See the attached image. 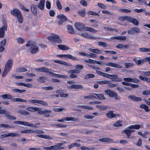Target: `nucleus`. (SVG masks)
Listing matches in <instances>:
<instances>
[{
    "mask_svg": "<svg viewBox=\"0 0 150 150\" xmlns=\"http://www.w3.org/2000/svg\"><path fill=\"white\" fill-rule=\"evenodd\" d=\"M11 100L13 102H26V100H23L20 98H13L11 96Z\"/></svg>",
    "mask_w": 150,
    "mask_h": 150,
    "instance_id": "nucleus-33",
    "label": "nucleus"
},
{
    "mask_svg": "<svg viewBox=\"0 0 150 150\" xmlns=\"http://www.w3.org/2000/svg\"><path fill=\"white\" fill-rule=\"evenodd\" d=\"M13 64V60L10 59L7 61L6 64V66H11Z\"/></svg>",
    "mask_w": 150,
    "mask_h": 150,
    "instance_id": "nucleus-51",
    "label": "nucleus"
},
{
    "mask_svg": "<svg viewBox=\"0 0 150 150\" xmlns=\"http://www.w3.org/2000/svg\"><path fill=\"white\" fill-rule=\"evenodd\" d=\"M1 127L8 129L11 128L12 127L6 124L3 123L0 124V128Z\"/></svg>",
    "mask_w": 150,
    "mask_h": 150,
    "instance_id": "nucleus-43",
    "label": "nucleus"
},
{
    "mask_svg": "<svg viewBox=\"0 0 150 150\" xmlns=\"http://www.w3.org/2000/svg\"><path fill=\"white\" fill-rule=\"evenodd\" d=\"M46 80V77L44 76H40L38 79H37V81H38L43 83L45 82Z\"/></svg>",
    "mask_w": 150,
    "mask_h": 150,
    "instance_id": "nucleus-37",
    "label": "nucleus"
},
{
    "mask_svg": "<svg viewBox=\"0 0 150 150\" xmlns=\"http://www.w3.org/2000/svg\"><path fill=\"white\" fill-rule=\"evenodd\" d=\"M99 141L103 142H106L108 143H112L113 142V139H111L108 138H102L99 139Z\"/></svg>",
    "mask_w": 150,
    "mask_h": 150,
    "instance_id": "nucleus-26",
    "label": "nucleus"
},
{
    "mask_svg": "<svg viewBox=\"0 0 150 150\" xmlns=\"http://www.w3.org/2000/svg\"><path fill=\"white\" fill-rule=\"evenodd\" d=\"M35 110V111H37L38 114H43V110L42 111L41 108L36 107Z\"/></svg>",
    "mask_w": 150,
    "mask_h": 150,
    "instance_id": "nucleus-52",
    "label": "nucleus"
},
{
    "mask_svg": "<svg viewBox=\"0 0 150 150\" xmlns=\"http://www.w3.org/2000/svg\"><path fill=\"white\" fill-rule=\"evenodd\" d=\"M18 42L19 44H21L23 43L24 41V39L22 38L19 37L17 38Z\"/></svg>",
    "mask_w": 150,
    "mask_h": 150,
    "instance_id": "nucleus-62",
    "label": "nucleus"
},
{
    "mask_svg": "<svg viewBox=\"0 0 150 150\" xmlns=\"http://www.w3.org/2000/svg\"><path fill=\"white\" fill-rule=\"evenodd\" d=\"M67 28L69 33L71 34H74V29L72 26L70 25H68L67 26Z\"/></svg>",
    "mask_w": 150,
    "mask_h": 150,
    "instance_id": "nucleus-27",
    "label": "nucleus"
},
{
    "mask_svg": "<svg viewBox=\"0 0 150 150\" xmlns=\"http://www.w3.org/2000/svg\"><path fill=\"white\" fill-rule=\"evenodd\" d=\"M128 98L133 101H140L142 100V98L136 97L134 96H128Z\"/></svg>",
    "mask_w": 150,
    "mask_h": 150,
    "instance_id": "nucleus-21",
    "label": "nucleus"
},
{
    "mask_svg": "<svg viewBox=\"0 0 150 150\" xmlns=\"http://www.w3.org/2000/svg\"><path fill=\"white\" fill-rule=\"evenodd\" d=\"M63 145V143H58L55 145L52 146V149L54 150L63 149L64 147L61 146Z\"/></svg>",
    "mask_w": 150,
    "mask_h": 150,
    "instance_id": "nucleus-15",
    "label": "nucleus"
},
{
    "mask_svg": "<svg viewBox=\"0 0 150 150\" xmlns=\"http://www.w3.org/2000/svg\"><path fill=\"white\" fill-rule=\"evenodd\" d=\"M22 133L25 134H32L33 133V130L32 129L24 130L21 131Z\"/></svg>",
    "mask_w": 150,
    "mask_h": 150,
    "instance_id": "nucleus-41",
    "label": "nucleus"
},
{
    "mask_svg": "<svg viewBox=\"0 0 150 150\" xmlns=\"http://www.w3.org/2000/svg\"><path fill=\"white\" fill-rule=\"evenodd\" d=\"M69 88L71 89L74 88L75 89H82L83 88V87L82 86L79 84H74L71 85L69 87Z\"/></svg>",
    "mask_w": 150,
    "mask_h": 150,
    "instance_id": "nucleus-28",
    "label": "nucleus"
},
{
    "mask_svg": "<svg viewBox=\"0 0 150 150\" xmlns=\"http://www.w3.org/2000/svg\"><path fill=\"white\" fill-rule=\"evenodd\" d=\"M96 99H99L100 100H105V98L104 96L102 94H97Z\"/></svg>",
    "mask_w": 150,
    "mask_h": 150,
    "instance_id": "nucleus-46",
    "label": "nucleus"
},
{
    "mask_svg": "<svg viewBox=\"0 0 150 150\" xmlns=\"http://www.w3.org/2000/svg\"><path fill=\"white\" fill-rule=\"evenodd\" d=\"M45 0H40V3L38 4V6L41 10H43L44 8Z\"/></svg>",
    "mask_w": 150,
    "mask_h": 150,
    "instance_id": "nucleus-17",
    "label": "nucleus"
},
{
    "mask_svg": "<svg viewBox=\"0 0 150 150\" xmlns=\"http://www.w3.org/2000/svg\"><path fill=\"white\" fill-rule=\"evenodd\" d=\"M3 25L0 28V37L3 38L4 36L5 30H7L6 24V22H3Z\"/></svg>",
    "mask_w": 150,
    "mask_h": 150,
    "instance_id": "nucleus-11",
    "label": "nucleus"
},
{
    "mask_svg": "<svg viewBox=\"0 0 150 150\" xmlns=\"http://www.w3.org/2000/svg\"><path fill=\"white\" fill-rule=\"evenodd\" d=\"M88 50L93 53H95L98 54H102L101 51L98 49H93L91 48H89L88 49Z\"/></svg>",
    "mask_w": 150,
    "mask_h": 150,
    "instance_id": "nucleus-25",
    "label": "nucleus"
},
{
    "mask_svg": "<svg viewBox=\"0 0 150 150\" xmlns=\"http://www.w3.org/2000/svg\"><path fill=\"white\" fill-rule=\"evenodd\" d=\"M96 107L100 110L103 111L105 110L108 108V106L103 105H96Z\"/></svg>",
    "mask_w": 150,
    "mask_h": 150,
    "instance_id": "nucleus-40",
    "label": "nucleus"
},
{
    "mask_svg": "<svg viewBox=\"0 0 150 150\" xmlns=\"http://www.w3.org/2000/svg\"><path fill=\"white\" fill-rule=\"evenodd\" d=\"M26 46L28 47L30 52L32 54L37 53L39 51V48L36 44L31 41L28 42Z\"/></svg>",
    "mask_w": 150,
    "mask_h": 150,
    "instance_id": "nucleus-3",
    "label": "nucleus"
},
{
    "mask_svg": "<svg viewBox=\"0 0 150 150\" xmlns=\"http://www.w3.org/2000/svg\"><path fill=\"white\" fill-rule=\"evenodd\" d=\"M78 13L80 16L84 17L85 14V9H84L83 10H79L78 11Z\"/></svg>",
    "mask_w": 150,
    "mask_h": 150,
    "instance_id": "nucleus-47",
    "label": "nucleus"
},
{
    "mask_svg": "<svg viewBox=\"0 0 150 150\" xmlns=\"http://www.w3.org/2000/svg\"><path fill=\"white\" fill-rule=\"evenodd\" d=\"M98 45L102 46L103 47H106L107 46V44L103 42H98Z\"/></svg>",
    "mask_w": 150,
    "mask_h": 150,
    "instance_id": "nucleus-58",
    "label": "nucleus"
},
{
    "mask_svg": "<svg viewBox=\"0 0 150 150\" xmlns=\"http://www.w3.org/2000/svg\"><path fill=\"white\" fill-rule=\"evenodd\" d=\"M14 123L16 124H20L28 127H30L33 128L37 127V126L36 125H40V123H36L35 124H34L28 122L20 121H16L14 122Z\"/></svg>",
    "mask_w": 150,
    "mask_h": 150,
    "instance_id": "nucleus-6",
    "label": "nucleus"
},
{
    "mask_svg": "<svg viewBox=\"0 0 150 150\" xmlns=\"http://www.w3.org/2000/svg\"><path fill=\"white\" fill-rule=\"evenodd\" d=\"M53 110L55 112H59L65 110L64 108H54L53 109Z\"/></svg>",
    "mask_w": 150,
    "mask_h": 150,
    "instance_id": "nucleus-55",
    "label": "nucleus"
},
{
    "mask_svg": "<svg viewBox=\"0 0 150 150\" xmlns=\"http://www.w3.org/2000/svg\"><path fill=\"white\" fill-rule=\"evenodd\" d=\"M104 52L107 53H109L110 54H116L117 52L113 51H104Z\"/></svg>",
    "mask_w": 150,
    "mask_h": 150,
    "instance_id": "nucleus-63",
    "label": "nucleus"
},
{
    "mask_svg": "<svg viewBox=\"0 0 150 150\" xmlns=\"http://www.w3.org/2000/svg\"><path fill=\"white\" fill-rule=\"evenodd\" d=\"M141 127V126L139 125H132L127 128H126L125 130H123L122 132V133H124L126 134L127 136V138L130 139V136L131 133L135 131L133 130V129H138Z\"/></svg>",
    "mask_w": 150,
    "mask_h": 150,
    "instance_id": "nucleus-2",
    "label": "nucleus"
},
{
    "mask_svg": "<svg viewBox=\"0 0 150 150\" xmlns=\"http://www.w3.org/2000/svg\"><path fill=\"white\" fill-rule=\"evenodd\" d=\"M57 17L59 20L63 21L64 22L66 21L67 20V18L63 14L58 15L57 16Z\"/></svg>",
    "mask_w": 150,
    "mask_h": 150,
    "instance_id": "nucleus-29",
    "label": "nucleus"
},
{
    "mask_svg": "<svg viewBox=\"0 0 150 150\" xmlns=\"http://www.w3.org/2000/svg\"><path fill=\"white\" fill-rule=\"evenodd\" d=\"M11 68V66H5L4 71L2 74V77L5 76L9 72Z\"/></svg>",
    "mask_w": 150,
    "mask_h": 150,
    "instance_id": "nucleus-19",
    "label": "nucleus"
},
{
    "mask_svg": "<svg viewBox=\"0 0 150 150\" xmlns=\"http://www.w3.org/2000/svg\"><path fill=\"white\" fill-rule=\"evenodd\" d=\"M81 108H83L85 109H88L90 110H93V108L90 106H86L85 105H79V106Z\"/></svg>",
    "mask_w": 150,
    "mask_h": 150,
    "instance_id": "nucleus-45",
    "label": "nucleus"
},
{
    "mask_svg": "<svg viewBox=\"0 0 150 150\" xmlns=\"http://www.w3.org/2000/svg\"><path fill=\"white\" fill-rule=\"evenodd\" d=\"M142 52H149L150 51V49L146 48H142L139 49Z\"/></svg>",
    "mask_w": 150,
    "mask_h": 150,
    "instance_id": "nucleus-54",
    "label": "nucleus"
},
{
    "mask_svg": "<svg viewBox=\"0 0 150 150\" xmlns=\"http://www.w3.org/2000/svg\"><path fill=\"white\" fill-rule=\"evenodd\" d=\"M59 49L65 51L68 50L69 48L65 45H57Z\"/></svg>",
    "mask_w": 150,
    "mask_h": 150,
    "instance_id": "nucleus-24",
    "label": "nucleus"
},
{
    "mask_svg": "<svg viewBox=\"0 0 150 150\" xmlns=\"http://www.w3.org/2000/svg\"><path fill=\"white\" fill-rule=\"evenodd\" d=\"M52 111L50 110H43V114H45V117H48L50 116V114L51 113Z\"/></svg>",
    "mask_w": 150,
    "mask_h": 150,
    "instance_id": "nucleus-34",
    "label": "nucleus"
},
{
    "mask_svg": "<svg viewBox=\"0 0 150 150\" xmlns=\"http://www.w3.org/2000/svg\"><path fill=\"white\" fill-rule=\"evenodd\" d=\"M1 98H2L4 99H11V96L9 94H6L1 95L0 96Z\"/></svg>",
    "mask_w": 150,
    "mask_h": 150,
    "instance_id": "nucleus-42",
    "label": "nucleus"
},
{
    "mask_svg": "<svg viewBox=\"0 0 150 150\" xmlns=\"http://www.w3.org/2000/svg\"><path fill=\"white\" fill-rule=\"evenodd\" d=\"M91 99L96 98L97 94L96 93H91L89 94Z\"/></svg>",
    "mask_w": 150,
    "mask_h": 150,
    "instance_id": "nucleus-64",
    "label": "nucleus"
},
{
    "mask_svg": "<svg viewBox=\"0 0 150 150\" xmlns=\"http://www.w3.org/2000/svg\"><path fill=\"white\" fill-rule=\"evenodd\" d=\"M36 70L38 72H43L46 73H49L50 75L53 76L60 78V74H57L53 73L50 72V70L45 67H42L40 68L36 69Z\"/></svg>",
    "mask_w": 150,
    "mask_h": 150,
    "instance_id": "nucleus-8",
    "label": "nucleus"
},
{
    "mask_svg": "<svg viewBox=\"0 0 150 150\" xmlns=\"http://www.w3.org/2000/svg\"><path fill=\"white\" fill-rule=\"evenodd\" d=\"M11 14L14 16H16L19 23H22L23 22V17L20 11L17 8H14L11 11Z\"/></svg>",
    "mask_w": 150,
    "mask_h": 150,
    "instance_id": "nucleus-4",
    "label": "nucleus"
},
{
    "mask_svg": "<svg viewBox=\"0 0 150 150\" xmlns=\"http://www.w3.org/2000/svg\"><path fill=\"white\" fill-rule=\"evenodd\" d=\"M64 121H78L79 120V119L77 118H75L74 117H65L64 118Z\"/></svg>",
    "mask_w": 150,
    "mask_h": 150,
    "instance_id": "nucleus-22",
    "label": "nucleus"
},
{
    "mask_svg": "<svg viewBox=\"0 0 150 150\" xmlns=\"http://www.w3.org/2000/svg\"><path fill=\"white\" fill-rule=\"evenodd\" d=\"M106 115L108 117L110 118L114 117L116 116V115L113 113V112L112 111L107 113Z\"/></svg>",
    "mask_w": 150,
    "mask_h": 150,
    "instance_id": "nucleus-32",
    "label": "nucleus"
},
{
    "mask_svg": "<svg viewBox=\"0 0 150 150\" xmlns=\"http://www.w3.org/2000/svg\"><path fill=\"white\" fill-rule=\"evenodd\" d=\"M56 4L57 6L58 9L59 10L62 9V6L59 0L57 1Z\"/></svg>",
    "mask_w": 150,
    "mask_h": 150,
    "instance_id": "nucleus-61",
    "label": "nucleus"
},
{
    "mask_svg": "<svg viewBox=\"0 0 150 150\" xmlns=\"http://www.w3.org/2000/svg\"><path fill=\"white\" fill-rule=\"evenodd\" d=\"M74 25L76 28L80 31H83V26H84L83 24L79 22L76 23Z\"/></svg>",
    "mask_w": 150,
    "mask_h": 150,
    "instance_id": "nucleus-14",
    "label": "nucleus"
},
{
    "mask_svg": "<svg viewBox=\"0 0 150 150\" xmlns=\"http://www.w3.org/2000/svg\"><path fill=\"white\" fill-rule=\"evenodd\" d=\"M36 107H29L27 108L26 110L31 112H35Z\"/></svg>",
    "mask_w": 150,
    "mask_h": 150,
    "instance_id": "nucleus-56",
    "label": "nucleus"
},
{
    "mask_svg": "<svg viewBox=\"0 0 150 150\" xmlns=\"http://www.w3.org/2000/svg\"><path fill=\"white\" fill-rule=\"evenodd\" d=\"M139 79L142 80L146 81L147 82L150 83V78L148 77L143 76L140 75L139 77Z\"/></svg>",
    "mask_w": 150,
    "mask_h": 150,
    "instance_id": "nucleus-31",
    "label": "nucleus"
},
{
    "mask_svg": "<svg viewBox=\"0 0 150 150\" xmlns=\"http://www.w3.org/2000/svg\"><path fill=\"white\" fill-rule=\"evenodd\" d=\"M54 62L55 63H59L64 66H69V64L67 63L64 61L58 60H54Z\"/></svg>",
    "mask_w": 150,
    "mask_h": 150,
    "instance_id": "nucleus-35",
    "label": "nucleus"
},
{
    "mask_svg": "<svg viewBox=\"0 0 150 150\" xmlns=\"http://www.w3.org/2000/svg\"><path fill=\"white\" fill-rule=\"evenodd\" d=\"M122 122L121 121H117L114 123L113 125L115 127H121L122 126Z\"/></svg>",
    "mask_w": 150,
    "mask_h": 150,
    "instance_id": "nucleus-39",
    "label": "nucleus"
},
{
    "mask_svg": "<svg viewBox=\"0 0 150 150\" xmlns=\"http://www.w3.org/2000/svg\"><path fill=\"white\" fill-rule=\"evenodd\" d=\"M81 36L90 39L96 40L99 39H100V38H98L93 36L90 34H88L87 33H83L81 34Z\"/></svg>",
    "mask_w": 150,
    "mask_h": 150,
    "instance_id": "nucleus-13",
    "label": "nucleus"
},
{
    "mask_svg": "<svg viewBox=\"0 0 150 150\" xmlns=\"http://www.w3.org/2000/svg\"><path fill=\"white\" fill-rule=\"evenodd\" d=\"M119 11L125 13H130L131 11L130 10L127 9H120L119 10Z\"/></svg>",
    "mask_w": 150,
    "mask_h": 150,
    "instance_id": "nucleus-60",
    "label": "nucleus"
},
{
    "mask_svg": "<svg viewBox=\"0 0 150 150\" xmlns=\"http://www.w3.org/2000/svg\"><path fill=\"white\" fill-rule=\"evenodd\" d=\"M36 136L40 138H43L45 139H49L50 140L52 139V137L48 135L39 134L36 135Z\"/></svg>",
    "mask_w": 150,
    "mask_h": 150,
    "instance_id": "nucleus-20",
    "label": "nucleus"
},
{
    "mask_svg": "<svg viewBox=\"0 0 150 150\" xmlns=\"http://www.w3.org/2000/svg\"><path fill=\"white\" fill-rule=\"evenodd\" d=\"M116 47L117 48L119 49H122L123 48L127 49L129 47V46L128 45H124L123 44H119L116 46Z\"/></svg>",
    "mask_w": 150,
    "mask_h": 150,
    "instance_id": "nucleus-38",
    "label": "nucleus"
},
{
    "mask_svg": "<svg viewBox=\"0 0 150 150\" xmlns=\"http://www.w3.org/2000/svg\"><path fill=\"white\" fill-rule=\"evenodd\" d=\"M17 71L18 72H25L27 71V69L23 68V67H21L19 68H18L17 69Z\"/></svg>",
    "mask_w": 150,
    "mask_h": 150,
    "instance_id": "nucleus-57",
    "label": "nucleus"
},
{
    "mask_svg": "<svg viewBox=\"0 0 150 150\" xmlns=\"http://www.w3.org/2000/svg\"><path fill=\"white\" fill-rule=\"evenodd\" d=\"M18 112L20 114L23 115H28L29 114L28 112L23 110H19L18 111Z\"/></svg>",
    "mask_w": 150,
    "mask_h": 150,
    "instance_id": "nucleus-50",
    "label": "nucleus"
},
{
    "mask_svg": "<svg viewBox=\"0 0 150 150\" xmlns=\"http://www.w3.org/2000/svg\"><path fill=\"white\" fill-rule=\"evenodd\" d=\"M5 116L6 117H7L8 118L10 119H12V120H15L16 118L13 117V116L11 115H8L7 114V112L6 111V114H5Z\"/></svg>",
    "mask_w": 150,
    "mask_h": 150,
    "instance_id": "nucleus-53",
    "label": "nucleus"
},
{
    "mask_svg": "<svg viewBox=\"0 0 150 150\" xmlns=\"http://www.w3.org/2000/svg\"><path fill=\"white\" fill-rule=\"evenodd\" d=\"M28 102L29 103L35 104L36 105L40 104L46 106H47L48 105V103L42 100H29Z\"/></svg>",
    "mask_w": 150,
    "mask_h": 150,
    "instance_id": "nucleus-9",
    "label": "nucleus"
},
{
    "mask_svg": "<svg viewBox=\"0 0 150 150\" xmlns=\"http://www.w3.org/2000/svg\"><path fill=\"white\" fill-rule=\"evenodd\" d=\"M47 39L52 42L60 43L62 42V40L59 38V36L56 34H53L51 36L48 37Z\"/></svg>",
    "mask_w": 150,
    "mask_h": 150,
    "instance_id": "nucleus-7",
    "label": "nucleus"
},
{
    "mask_svg": "<svg viewBox=\"0 0 150 150\" xmlns=\"http://www.w3.org/2000/svg\"><path fill=\"white\" fill-rule=\"evenodd\" d=\"M84 62L86 63L90 64H96L100 65L103 64L102 62L101 61H98L90 59H89L88 60H85Z\"/></svg>",
    "mask_w": 150,
    "mask_h": 150,
    "instance_id": "nucleus-16",
    "label": "nucleus"
},
{
    "mask_svg": "<svg viewBox=\"0 0 150 150\" xmlns=\"http://www.w3.org/2000/svg\"><path fill=\"white\" fill-rule=\"evenodd\" d=\"M94 77V75L92 74H89L85 75L84 77L85 79H87Z\"/></svg>",
    "mask_w": 150,
    "mask_h": 150,
    "instance_id": "nucleus-44",
    "label": "nucleus"
},
{
    "mask_svg": "<svg viewBox=\"0 0 150 150\" xmlns=\"http://www.w3.org/2000/svg\"><path fill=\"white\" fill-rule=\"evenodd\" d=\"M140 107L142 109H144L146 112H149L150 111V110L149 108V107L146 105L142 104L140 105Z\"/></svg>",
    "mask_w": 150,
    "mask_h": 150,
    "instance_id": "nucleus-36",
    "label": "nucleus"
},
{
    "mask_svg": "<svg viewBox=\"0 0 150 150\" xmlns=\"http://www.w3.org/2000/svg\"><path fill=\"white\" fill-rule=\"evenodd\" d=\"M68 58L69 59L73 60H79V59L78 58L76 57L72 56L71 55L69 54H66L65 58Z\"/></svg>",
    "mask_w": 150,
    "mask_h": 150,
    "instance_id": "nucleus-30",
    "label": "nucleus"
},
{
    "mask_svg": "<svg viewBox=\"0 0 150 150\" xmlns=\"http://www.w3.org/2000/svg\"><path fill=\"white\" fill-rule=\"evenodd\" d=\"M9 137H15L19 136V135L17 133L14 132H11L8 133Z\"/></svg>",
    "mask_w": 150,
    "mask_h": 150,
    "instance_id": "nucleus-48",
    "label": "nucleus"
},
{
    "mask_svg": "<svg viewBox=\"0 0 150 150\" xmlns=\"http://www.w3.org/2000/svg\"><path fill=\"white\" fill-rule=\"evenodd\" d=\"M92 68L96 70V72L99 75L109 79H111L112 81L117 82L122 81L120 78H117V75H111L102 72L97 70V68L95 66H92Z\"/></svg>",
    "mask_w": 150,
    "mask_h": 150,
    "instance_id": "nucleus-1",
    "label": "nucleus"
},
{
    "mask_svg": "<svg viewBox=\"0 0 150 150\" xmlns=\"http://www.w3.org/2000/svg\"><path fill=\"white\" fill-rule=\"evenodd\" d=\"M81 71L79 69H76L74 70H70L68 71V72L70 73H79Z\"/></svg>",
    "mask_w": 150,
    "mask_h": 150,
    "instance_id": "nucleus-49",
    "label": "nucleus"
},
{
    "mask_svg": "<svg viewBox=\"0 0 150 150\" xmlns=\"http://www.w3.org/2000/svg\"><path fill=\"white\" fill-rule=\"evenodd\" d=\"M104 91L106 94L109 96L110 97H115V99L116 100H118L119 99V98L117 97V94L112 91L108 89L105 90Z\"/></svg>",
    "mask_w": 150,
    "mask_h": 150,
    "instance_id": "nucleus-10",
    "label": "nucleus"
},
{
    "mask_svg": "<svg viewBox=\"0 0 150 150\" xmlns=\"http://www.w3.org/2000/svg\"><path fill=\"white\" fill-rule=\"evenodd\" d=\"M31 10L35 15L37 14V6L35 5L32 4L31 6Z\"/></svg>",
    "mask_w": 150,
    "mask_h": 150,
    "instance_id": "nucleus-23",
    "label": "nucleus"
},
{
    "mask_svg": "<svg viewBox=\"0 0 150 150\" xmlns=\"http://www.w3.org/2000/svg\"><path fill=\"white\" fill-rule=\"evenodd\" d=\"M133 60L137 65H139L141 64H142V62H141V60H138L136 58H134L133 59Z\"/></svg>",
    "mask_w": 150,
    "mask_h": 150,
    "instance_id": "nucleus-59",
    "label": "nucleus"
},
{
    "mask_svg": "<svg viewBox=\"0 0 150 150\" xmlns=\"http://www.w3.org/2000/svg\"><path fill=\"white\" fill-rule=\"evenodd\" d=\"M6 40L4 39L0 42V52H2L5 49L4 46L5 45Z\"/></svg>",
    "mask_w": 150,
    "mask_h": 150,
    "instance_id": "nucleus-18",
    "label": "nucleus"
},
{
    "mask_svg": "<svg viewBox=\"0 0 150 150\" xmlns=\"http://www.w3.org/2000/svg\"><path fill=\"white\" fill-rule=\"evenodd\" d=\"M140 32V30L138 27H134L127 31V33L133 35L135 33H138Z\"/></svg>",
    "mask_w": 150,
    "mask_h": 150,
    "instance_id": "nucleus-12",
    "label": "nucleus"
},
{
    "mask_svg": "<svg viewBox=\"0 0 150 150\" xmlns=\"http://www.w3.org/2000/svg\"><path fill=\"white\" fill-rule=\"evenodd\" d=\"M123 80L125 81L122 82V84L125 86H130L131 83H128L127 82H131L136 83H138L139 81V79L134 78H125Z\"/></svg>",
    "mask_w": 150,
    "mask_h": 150,
    "instance_id": "nucleus-5",
    "label": "nucleus"
}]
</instances>
